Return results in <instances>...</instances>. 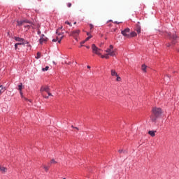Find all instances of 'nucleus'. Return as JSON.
I'll return each mask as SVG.
<instances>
[{"label": "nucleus", "instance_id": "473e14b6", "mask_svg": "<svg viewBox=\"0 0 179 179\" xmlns=\"http://www.w3.org/2000/svg\"><path fill=\"white\" fill-rule=\"evenodd\" d=\"M17 45H18L17 43L15 44V50H17Z\"/></svg>", "mask_w": 179, "mask_h": 179}, {"label": "nucleus", "instance_id": "4468645a", "mask_svg": "<svg viewBox=\"0 0 179 179\" xmlns=\"http://www.w3.org/2000/svg\"><path fill=\"white\" fill-rule=\"evenodd\" d=\"M148 134L150 135V136L154 137L156 136V131H149Z\"/></svg>", "mask_w": 179, "mask_h": 179}, {"label": "nucleus", "instance_id": "09e8293b", "mask_svg": "<svg viewBox=\"0 0 179 179\" xmlns=\"http://www.w3.org/2000/svg\"><path fill=\"white\" fill-rule=\"evenodd\" d=\"M74 24H76V22H74Z\"/></svg>", "mask_w": 179, "mask_h": 179}, {"label": "nucleus", "instance_id": "412c9836", "mask_svg": "<svg viewBox=\"0 0 179 179\" xmlns=\"http://www.w3.org/2000/svg\"><path fill=\"white\" fill-rule=\"evenodd\" d=\"M108 55H108V53L105 55H101V58H106V59H108V58H110V57Z\"/></svg>", "mask_w": 179, "mask_h": 179}, {"label": "nucleus", "instance_id": "b1692460", "mask_svg": "<svg viewBox=\"0 0 179 179\" xmlns=\"http://www.w3.org/2000/svg\"><path fill=\"white\" fill-rule=\"evenodd\" d=\"M116 77H117L116 78L117 82H121V77H120L118 75Z\"/></svg>", "mask_w": 179, "mask_h": 179}, {"label": "nucleus", "instance_id": "4c0bfd02", "mask_svg": "<svg viewBox=\"0 0 179 179\" xmlns=\"http://www.w3.org/2000/svg\"><path fill=\"white\" fill-rule=\"evenodd\" d=\"M24 27H27V29H30V25H25Z\"/></svg>", "mask_w": 179, "mask_h": 179}, {"label": "nucleus", "instance_id": "9d476101", "mask_svg": "<svg viewBox=\"0 0 179 179\" xmlns=\"http://www.w3.org/2000/svg\"><path fill=\"white\" fill-rule=\"evenodd\" d=\"M0 87L1 88V89L0 90V96H1V94H2L3 93H4L5 91L6 90V87H3V85H0Z\"/></svg>", "mask_w": 179, "mask_h": 179}, {"label": "nucleus", "instance_id": "c756f323", "mask_svg": "<svg viewBox=\"0 0 179 179\" xmlns=\"http://www.w3.org/2000/svg\"><path fill=\"white\" fill-rule=\"evenodd\" d=\"M48 68H43L42 69L43 72H45V71H48Z\"/></svg>", "mask_w": 179, "mask_h": 179}, {"label": "nucleus", "instance_id": "a19ab883", "mask_svg": "<svg viewBox=\"0 0 179 179\" xmlns=\"http://www.w3.org/2000/svg\"><path fill=\"white\" fill-rule=\"evenodd\" d=\"M56 33L58 34V36H61V34H58V31H57Z\"/></svg>", "mask_w": 179, "mask_h": 179}, {"label": "nucleus", "instance_id": "c85d7f7f", "mask_svg": "<svg viewBox=\"0 0 179 179\" xmlns=\"http://www.w3.org/2000/svg\"><path fill=\"white\" fill-rule=\"evenodd\" d=\"M67 6H68V8H71L72 6V3H68Z\"/></svg>", "mask_w": 179, "mask_h": 179}, {"label": "nucleus", "instance_id": "2f4dec72", "mask_svg": "<svg viewBox=\"0 0 179 179\" xmlns=\"http://www.w3.org/2000/svg\"><path fill=\"white\" fill-rule=\"evenodd\" d=\"M116 24H120V23H122V22H118L117 21L114 22Z\"/></svg>", "mask_w": 179, "mask_h": 179}, {"label": "nucleus", "instance_id": "a18cd8bd", "mask_svg": "<svg viewBox=\"0 0 179 179\" xmlns=\"http://www.w3.org/2000/svg\"><path fill=\"white\" fill-rule=\"evenodd\" d=\"M80 47H83V44H81Z\"/></svg>", "mask_w": 179, "mask_h": 179}, {"label": "nucleus", "instance_id": "f257e3e1", "mask_svg": "<svg viewBox=\"0 0 179 179\" xmlns=\"http://www.w3.org/2000/svg\"><path fill=\"white\" fill-rule=\"evenodd\" d=\"M152 113L153 115L150 116V120L152 122H156V120H157V118H159V116L162 115V108H152Z\"/></svg>", "mask_w": 179, "mask_h": 179}, {"label": "nucleus", "instance_id": "5701e85b", "mask_svg": "<svg viewBox=\"0 0 179 179\" xmlns=\"http://www.w3.org/2000/svg\"><path fill=\"white\" fill-rule=\"evenodd\" d=\"M22 22L24 23H29V24H31V22L30 21L27 20H22Z\"/></svg>", "mask_w": 179, "mask_h": 179}, {"label": "nucleus", "instance_id": "6ab92c4d", "mask_svg": "<svg viewBox=\"0 0 179 179\" xmlns=\"http://www.w3.org/2000/svg\"><path fill=\"white\" fill-rule=\"evenodd\" d=\"M36 59H40L41 58V53L40 52H38L36 56Z\"/></svg>", "mask_w": 179, "mask_h": 179}, {"label": "nucleus", "instance_id": "20e7f679", "mask_svg": "<svg viewBox=\"0 0 179 179\" xmlns=\"http://www.w3.org/2000/svg\"><path fill=\"white\" fill-rule=\"evenodd\" d=\"M130 31H131V29L129 28H126L125 29L122 30L121 33L122 36H124V37H126L127 38H128L129 37Z\"/></svg>", "mask_w": 179, "mask_h": 179}, {"label": "nucleus", "instance_id": "7ed1b4c3", "mask_svg": "<svg viewBox=\"0 0 179 179\" xmlns=\"http://www.w3.org/2000/svg\"><path fill=\"white\" fill-rule=\"evenodd\" d=\"M106 52L110 55V57H114L115 55V52H114V46L113 45H110L109 48L106 50Z\"/></svg>", "mask_w": 179, "mask_h": 179}, {"label": "nucleus", "instance_id": "0eeeda50", "mask_svg": "<svg viewBox=\"0 0 179 179\" xmlns=\"http://www.w3.org/2000/svg\"><path fill=\"white\" fill-rule=\"evenodd\" d=\"M80 33V30L76 29L75 31H73L70 36H72L73 37H78L79 36V34Z\"/></svg>", "mask_w": 179, "mask_h": 179}, {"label": "nucleus", "instance_id": "c03bdc74", "mask_svg": "<svg viewBox=\"0 0 179 179\" xmlns=\"http://www.w3.org/2000/svg\"><path fill=\"white\" fill-rule=\"evenodd\" d=\"M87 68H90V66H87Z\"/></svg>", "mask_w": 179, "mask_h": 179}, {"label": "nucleus", "instance_id": "c9c22d12", "mask_svg": "<svg viewBox=\"0 0 179 179\" xmlns=\"http://www.w3.org/2000/svg\"><path fill=\"white\" fill-rule=\"evenodd\" d=\"M142 68H148V66H146L145 64H143Z\"/></svg>", "mask_w": 179, "mask_h": 179}, {"label": "nucleus", "instance_id": "6e6552de", "mask_svg": "<svg viewBox=\"0 0 179 179\" xmlns=\"http://www.w3.org/2000/svg\"><path fill=\"white\" fill-rule=\"evenodd\" d=\"M50 91V87L45 86V87H41V92L43 93V92H45L46 93H48Z\"/></svg>", "mask_w": 179, "mask_h": 179}, {"label": "nucleus", "instance_id": "e433bc0d", "mask_svg": "<svg viewBox=\"0 0 179 179\" xmlns=\"http://www.w3.org/2000/svg\"><path fill=\"white\" fill-rule=\"evenodd\" d=\"M42 95L43 96V97H45V99H48V96L44 95V94H42Z\"/></svg>", "mask_w": 179, "mask_h": 179}, {"label": "nucleus", "instance_id": "603ef678", "mask_svg": "<svg viewBox=\"0 0 179 179\" xmlns=\"http://www.w3.org/2000/svg\"><path fill=\"white\" fill-rule=\"evenodd\" d=\"M63 179H66V178H63Z\"/></svg>", "mask_w": 179, "mask_h": 179}, {"label": "nucleus", "instance_id": "1a4fd4ad", "mask_svg": "<svg viewBox=\"0 0 179 179\" xmlns=\"http://www.w3.org/2000/svg\"><path fill=\"white\" fill-rule=\"evenodd\" d=\"M47 40H48L47 38V37H45L44 35H42L41 38H40V43L41 44H43V43H45L47 42Z\"/></svg>", "mask_w": 179, "mask_h": 179}, {"label": "nucleus", "instance_id": "dca6fc26", "mask_svg": "<svg viewBox=\"0 0 179 179\" xmlns=\"http://www.w3.org/2000/svg\"><path fill=\"white\" fill-rule=\"evenodd\" d=\"M0 171L1 173H6V171H8V169L3 166H0Z\"/></svg>", "mask_w": 179, "mask_h": 179}, {"label": "nucleus", "instance_id": "4be33fe9", "mask_svg": "<svg viewBox=\"0 0 179 179\" xmlns=\"http://www.w3.org/2000/svg\"><path fill=\"white\" fill-rule=\"evenodd\" d=\"M118 152L119 153H128V151L124 150H119Z\"/></svg>", "mask_w": 179, "mask_h": 179}, {"label": "nucleus", "instance_id": "423d86ee", "mask_svg": "<svg viewBox=\"0 0 179 179\" xmlns=\"http://www.w3.org/2000/svg\"><path fill=\"white\" fill-rule=\"evenodd\" d=\"M22 89H23V83H20V85H18V90L20 91V96L22 99H24V100H27V99L24 98L23 96V92H22Z\"/></svg>", "mask_w": 179, "mask_h": 179}, {"label": "nucleus", "instance_id": "2eb2a0df", "mask_svg": "<svg viewBox=\"0 0 179 179\" xmlns=\"http://www.w3.org/2000/svg\"><path fill=\"white\" fill-rule=\"evenodd\" d=\"M111 76H118V73H117V71H115V70H111Z\"/></svg>", "mask_w": 179, "mask_h": 179}, {"label": "nucleus", "instance_id": "a878e982", "mask_svg": "<svg viewBox=\"0 0 179 179\" xmlns=\"http://www.w3.org/2000/svg\"><path fill=\"white\" fill-rule=\"evenodd\" d=\"M43 169H44V170H45V171H48V170H49L48 166H45V165H43Z\"/></svg>", "mask_w": 179, "mask_h": 179}, {"label": "nucleus", "instance_id": "8fccbe9b", "mask_svg": "<svg viewBox=\"0 0 179 179\" xmlns=\"http://www.w3.org/2000/svg\"><path fill=\"white\" fill-rule=\"evenodd\" d=\"M60 29H62V27H60Z\"/></svg>", "mask_w": 179, "mask_h": 179}, {"label": "nucleus", "instance_id": "393cba45", "mask_svg": "<svg viewBox=\"0 0 179 179\" xmlns=\"http://www.w3.org/2000/svg\"><path fill=\"white\" fill-rule=\"evenodd\" d=\"M57 164V162L55 161V159H52L50 161V164Z\"/></svg>", "mask_w": 179, "mask_h": 179}, {"label": "nucleus", "instance_id": "cd10ccee", "mask_svg": "<svg viewBox=\"0 0 179 179\" xmlns=\"http://www.w3.org/2000/svg\"><path fill=\"white\" fill-rule=\"evenodd\" d=\"M17 45H24V42L17 43Z\"/></svg>", "mask_w": 179, "mask_h": 179}, {"label": "nucleus", "instance_id": "bb28decb", "mask_svg": "<svg viewBox=\"0 0 179 179\" xmlns=\"http://www.w3.org/2000/svg\"><path fill=\"white\" fill-rule=\"evenodd\" d=\"M65 24H69V26H70L71 27H72V24H71V22H68V21H66V22H65Z\"/></svg>", "mask_w": 179, "mask_h": 179}, {"label": "nucleus", "instance_id": "ea45409f", "mask_svg": "<svg viewBox=\"0 0 179 179\" xmlns=\"http://www.w3.org/2000/svg\"><path fill=\"white\" fill-rule=\"evenodd\" d=\"M38 34H41V31L40 30L38 31Z\"/></svg>", "mask_w": 179, "mask_h": 179}, {"label": "nucleus", "instance_id": "7c9ffc66", "mask_svg": "<svg viewBox=\"0 0 179 179\" xmlns=\"http://www.w3.org/2000/svg\"><path fill=\"white\" fill-rule=\"evenodd\" d=\"M142 71H143V72H146V71H147L146 68H143V69H142Z\"/></svg>", "mask_w": 179, "mask_h": 179}, {"label": "nucleus", "instance_id": "3c124183", "mask_svg": "<svg viewBox=\"0 0 179 179\" xmlns=\"http://www.w3.org/2000/svg\"><path fill=\"white\" fill-rule=\"evenodd\" d=\"M45 68H48V66H46Z\"/></svg>", "mask_w": 179, "mask_h": 179}, {"label": "nucleus", "instance_id": "9b49d317", "mask_svg": "<svg viewBox=\"0 0 179 179\" xmlns=\"http://www.w3.org/2000/svg\"><path fill=\"white\" fill-rule=\"evenodd\" d=\"M62 38H64V36H61L60 39L57 36L56 38L52 39V41L53 43H57V41H58V43H60Z\"/></svg>", "mask_w": 179, "mask_h": 179}, {"label": "nucleus", "instance_id": "f8f14e48", "mask_svg": "<svg viewBox=\"0 0 179 179\" xmlns=\"http://www.w3.org/2000/svg\"><path fill=\"white\" fill-rule=\"evenodd\" d=\"M137 34L135 31H131L129 34V38H132V37H136Z\"/></svg>", "mask_w": 179, "mask_h": 179}, {"label": "nucleus", "instance_id": "aec40b11", "mask_svg": "<svg viewBox=\"0 0 179 179\" xmlns=\"http://www.w3.org/2000/svg\"><path fill=\"white\" fill-rule=\"evenodd\" d=\"M136 31H137V33L141 34V26L137 25Z\"/></svg>", "mask_w": 179, "mask_h": 179}, {"label": "nucleus", "instance_id": "79ce46f5", "mask_svg": "<svg viewBox=\"0 0 179 179\" xmlns=\"http://www.w3.org/2000/svg\"><path fill=\"white\" fill-rule=\"evenodd\" d=\"M166 45H167V47H170L171 45H170V43H168Z\"/></svg>", "mask_w": 179, "mask_h": 179}, {"label": "nucleus", "instance_id": "72a5a7b5", "mask_svg": "<svg viewBox=\"0 0 179 179\" xmlns=\"http://www.w3.org/2000/svg\"><path fill=\"white\" fill-rule=\"evenodd\" d=\"M90 30H92V29H93V24H90Z\"/></svg>", "mask_w": 179, "mask_h": 179}, {"label": "nucleus", "instance_id": "f3484780", "mask_svg": "<svg viewBox=\"0 0 179 179\" xmlns=\"http://www.w3.org/2000/svg\"><path fill=\"white\" fill-rule=\"evenodd\" d=\"M17 26H23L24 24V22H23V20L17 21Z\"/></svg>", "mask_w": 179, "mask_h": 179}, {"label": "nucleus", "instance_id": "a211bd4d", "mask_svg": "<svg viewBox=\"0 0 179 179\" xmlns=\"http://www.w3.org/2000/svg\"><path fill=\"white\" fill-rule=\"evenodd\" d=\"M87 36H88V37L85 38V41H89V40L92 38V35H90V33H87Z\"/></svg>", "mask_w": 179, "mask_h": 179}, {"label": "nucleus", "instance_id": "f704fd0d", "mask_svg": "<svg viewBox=\"0 0 179 179\" xmlns=\"http://www.w3.org/2000/svg\"><path fill=\"white\" fill-rule=\"evenodd\" d=\"M85 43H86V41H85V40L81 41V42H80V44H85Z\"/></svg>", "mask_w": 179, "mask_h": 179}, {"label": "nucleus", "instance_id": "f03ea898", "mask_svg": "<svg viewBox=\"0 0 179 179\" xmlns=\"http://www.w3.org/2000/svg\"><path fill=\"white\" fill-rule=\"evenodd\" d=\"M92 50L94 54H96V55H101V53H100V52L101 51V49L97 48V46H96L95 44H92Z\"/></svg>", "mask_w": 179, "mask_h": 179}, {"label": "nucleus", "instance_id": "ddd939ff", "mask_svg": "<svg viewBox=\"0 0 179 179\" xmlns=\"http://www.w3.org/2000/svg\"><path fill=\"white\" fill-rule=\"evenodd\" d=\"M14 40H15L16 41H18L19 43H23V41H24V39L22 38H19V37H14Z\"/></svg>", "mask_w": 179, "mask_h": 179}, {"label": "nucleus", "instance_id": "de8ad7c7", "mask_svg": "<svg viewBox=\"0 0 179 179\" xmlns=\"http://www.w3.org/2000/svg\"><path fill=\"white\" fill-rule=\"evenodd\" d=\"M71 128H75V127H73V126H71Z\"/></svg>", "mask_w": 179, "mask_h": 179}, {"label": "nucleus", "instance_id": "37998d69", "mask_svg": "<svg viewBox=\"0 0 179 179\" xmlns=\"http://www.w3.org/2000/svg\"><path fill=\"white\" fill-rule=\"evenodd\" d=\"M74 128H75V129L79 130V128H78V127H74Z\"/></svg>", "mask_w": 179, "mask_h": 179}, {"label": "nucleus", "instance_id": "39448f33", "mask_svg": "<svg viewBox=\"0 0 179 179\" xmlns=\"http://www.w3.org/2000/svg\"><path fill=\"white\" fill-rule=\"evenodd\" d=\"M169 38H171V40H173L172 41V44H176V41H177V40H178V37H177V35L176 34H173L172 36L170 34H168Z\"/></svg>", "mask_w": 179, "mask_h": 179}, {"label": "nucleus", "instance_id": "58836bf2", "mask_svg": "<svg viewBox=\"0 0 179 179\" xmlns=\"http://www.w3.org/2000/svg\"><path fill=\"white\" fill-rule=\"evenodd\" d=\"M47 93H48V96H52V94L51 93H50V91Z\"/></svg>", "mask_w": 179, "mask_h": 179}, {"label": "nucleus", "instance_id": "49530a36", "mask_svg": "<svg viewBox=\"0 0 179 179\" xmlns=\"http://www.w3.org/2000/svg\"><path fill=\"white\" fill-rule=\"evenodd\" d=\"M87 48H88V49H89V48H90V47H89V46H87Z\"/></svg>", "mask_w": 179, "mask_h": 179}]
</instances>
